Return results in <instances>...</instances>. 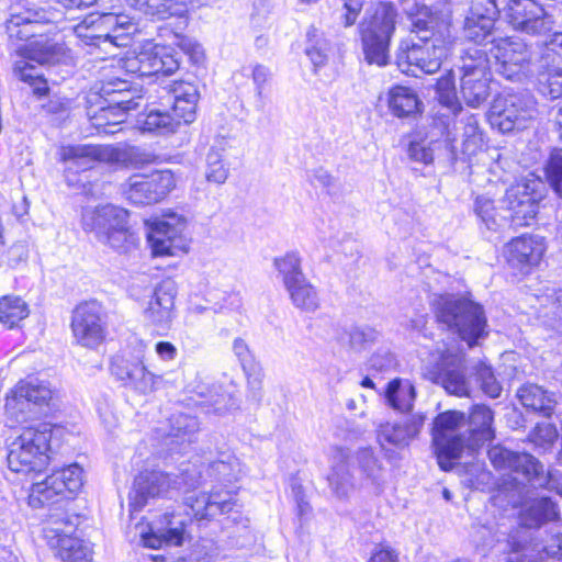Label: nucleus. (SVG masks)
I'll use <instances>...</instances> for the list:
<instances>
[{"mask_svg": "<svg viewBox=\"0 0 562 562\" xmlns=\"http://www.w3.org/2000/svg\"><path fill=\"white\" fill-rule=\"evenodd\" d=\"M71 330L78 345L94 349L106 336V314L97 301H87L72 312Z\"/></svg>", "mask_w": 562, "mask_h": 562, "instance_id": "15", "label": "nucleus"}, {"mask_svg": "<svg viewBox=\"0 0 562 562\" xmlns=\"http://www.w3.org/2000/svg\"><path fill=\"white\" fill-rule=\"evenodd\" d=\"M273 266L284 288L306 278L302 269V258L296 251H289L284 256L277 257Z\"/></svg>", "mask_w": 562, "mask_h": 562, "instance_id": "41", "label": "nucleus"}, {"mask_svg": "<svg viewBox=\"0 0 562 562\" xmlns=\"http://www.w3.org/2000/svg\"><path fill=\"white\" fill-rule=\"evenodd\" d=\"M136 93L137 90L131 87L125 89V91H122L120 94L114 93L102 99L104 103L110 104L113 109L123 111L126 115L128 111L137 109L143 100V98Z\"/></svg>", "mask_w": 562, "mask_h": 562, "instance_id": "55", "label": "nucleus"}, {"mask_svg": "<svg viewBox=\"0 0 562 562\" xmlns=\"http://www.w3.org/2000/svg\"><path fill=\"white\" fill-rule=\"evenodd\" d=\"M379 336V331L368 325L351 326L338 337V340L344 342L347 338L350 349L356 352H361L378 341Z\"/></svg>", "mask_w": 562, "mask_h": 562, "instance_id": "48", "label": "nucleus"}, {"mask_svg": "<svg viewBox=\"0 0 562 562\" xmlns=\"http://www.w3.org/2000/svg\"><path fill=\"white\" fill-rule=\"evenodd\" d=\"M358 469L364 484L381 492L386 483V469L371 448H363L356 456Z\"/></svg>", "mask_w": 562, "mask_h": 562, "instance_id": "37", "label": "nucleus"}, {"mask_svg": "<svg viewBox=\"0 0 562 562\" xmlns=\"http://www.w3.org/2000/svg\"><path fill=\"white\" fill-rule=\"evenodd\" d=\"M474 378L479 386H502L504 379L495 376L493 369L484 362H479L474 367Z\"/></svg>", "mask_w": 562, "mask_h": 562, "instance_id": "63", "label": "nucleus"}, {"mask_svg": "<svg viewBox=\"0 0 562 562\" xmlns=\"http://www.w3.org/2000/svg\"><path fill=\"white\" fill-rule=\"evenodd\" d=\"M180 54L171 46H145L126 61V69L139 77L153 75H172L180 67Z\"/></svg>", "mask_w": 562, "mask_h": 562, "instance_id": "20", "label": "nucleus"}, {"mask_svg": "<svg viewBox=\"0 0 562 562\" xmlns=\"http://www.w3.org/2000/svg\"><path fill=\"white\" fill-rule=\"evenodd\" d=\"M465 370V355L447 349L439 353L432 364L425 368L424 376L440 386H467Z\"/></svg>", "mask_w": 562, "mask_h": 562, "instance_id": "24", "label": "nucleus"}, {"mask_svg": "<svg viewBox=\"0 0 562 562\" xmlns=\"http://www.w3.org/2000/svg\"><path fill=\"white\" fill-rule=\"evenodd\" d=\"M395 364V357L390 350L383 348L376 350L369 359V371L372 373L362 379L360 386H375L373 381L375 373L389 372Z\"/></svg>", "mask_w": 562, "mask_h": 562, "instance_id": "51", "label": "nucleus"}, {"mask_svg": "<svg viewBox=\"0 0 562 562\" xmlns=\"http://www.w3.org/2000/svg\"><path fill=\"white\" fill-rule=\"evenodd\" d=\"M4 408L12 422L22 424L48 415L57 408V402L52 389H11Z\"/></svg>", "mask_w": 562, "mask_h": 562, "instance_id": "14", "label": "nucleus"}, {"mask_svg": "<svg viewBox=\"0 0 562 562\" xmlns=\"http://www.w3.org/2000/svg\"><path fill=\"white\" fill-rule=\"evenodd\" d=\"M557 427L550 423H539L530 431L528 438L531 443L543 451L551 449L558 439Z\"/></svg>", "mask_w": 562, "mask_h": 562, "instance_id": "56", "label": "nucleus"}, {"mask_svg": "<svg viewBox=\"0 0 562 562\" xmlns=\"http://www.w3.org/2000/svg\"><path fill=\"white\" fill-rule=\"evenodd\" d=\"M558 515L555 504L549 497H540L532 501L520 515V525L517 528H533L552 520Z\"/></svg>", "mask_w": 562, "mask_h": 562, "instance_id": "39", "label": "nucleus"}, {"mask_svg": "<svg viewBox=\"0 0 562 562\" xmlns=\"http://www.w3.org/2000/svg\"><path fill=\"white\" fill-rule=\"evenodd\" d=\"M490 461L498 470L514 474L513 480L524 483L530 468L535 467L536 458L529 453L510 451L502 446H493L487 451Z\"/></svg>", "mask_w": 562, "mask_h": 562, "instance_id": "33", "label": "nucleus"}, {"mask_svg": "<svg viewBox=\"0 0 562 562\" xmlns=\"http://www.w3.org/2000/svg\"><path fill=\"white\" fill-rule=\"evenodd\" d=\"M525 482L533 487H544L557 492L562 496V472L558 470H548L544 472L543 465L536 459L535 467L530 468Z\"/></svg>", "mask_w": 562, "mask_h": 562, "instance_id": "47", "label": "nucleus"}, {"mask_svg": "<svg viewBox=\"0 0 562 562\" xmlns=\"http://www.w3.org/2000/svg\"><path fill=\"white\" fill-rule=\"evenodd\" d=\"M164 89L169 94V98L172 100V103L182 100L187 101V99L191 98H200L198 85L190 81L176 80L167 85Z\"/></svg>", "mask_w": 562, "mask_h": 562, "instance_id": "61", "label": "nucleus"}, {"mask_svg": "<svg viewBox=\"0 0 562 562\" xmlns=\"http://www.w3.org/2000/svg\"><path fill=\"white\" fill-rule=\"evenodd\" d=\"M386 403L395 411L408 412L413 407L415 389H384Z\"/></svg>", "mask_w": 562, "mask_h": 562, "instance_id": "58", "label": "nucleus"}, {"mask_svg": "<svg viewBox=\"0 0 562 562\" xmlns=\"http://www.w3.org/2000/svg\"><path fill=\"white\" fill-rule=\"evenodd\" d=\"M161 526L143 535V544L147 548L159 549L166 546H181L186 535V519L180 514H165Z\"/></svg>", "mask_w": 562, "mask_h": 562, "instance_id": "31", "label": "nucleus"}, {"mask_svg": "<svg viewBox=\"0 0 562 562\" xmlns=\"http://www.w3.org/2000/svg\"><path fill=\"white\" fill-rule=\"evenodd\" d=\"M48 22L47 12L29 0H21L11 8L5 30L10 38L27 41L38 34V26Z\"/></svg>", "mask_w": 562, "mask_h": 562, "instance_id": "23", "label": "nucleus"}, {"mask_svg": "<svg viewBox=\"0 0 562 562\" xmlns=\"http://www.w3.org/2000/svg\"><path fill=\"white\" fill-rule=\"evenodd\" d=\"M60 160L83 170L91 168L93 162H105L112 166L140 168L154 161L155 155L139 146L132 145H91L77 144L63 146L59 150Z\"/></svg>", "mask_w": 562, "mask_h": 562, "instance_id": "7", "label": "nucleus"}, {"mask_svg": "<svg viewBox=\"0 0 562 562\" xmlns=\"http://www.w3.org/2000/svg\"><path fill=\"white\" fill-rule=\"evenodd\" d=\"M473 211L486 229L495 232L503 226L505 218L498 215L492 199L479 195L474 201Z\"/></svg>", "mask_w": 562, "mask_h": 562, "instance_id": "50", "label": "nucleus"}, {"mask_svg": "<svg viewBox=\"0 0 562 562\" xmlns=\"http://www.w3.org/2000/svg\"><path fill=\"white\" fill-rule=\"evenodd\" d=\"M491 59L482 48H469L461 57L460 93L471 108H477L490 95Z\"/></svg>", "mask_w": 562, "mask_h": 562, "instance_id": "11", "label": "nucleus"}, {"mask_svg": "<svg viewBox=\"0 0 562 562\" xmlns=\"http://www.w3.org/2000/svg\"><path fill=\"white\" fill-rule=\"evenodd\" d=\"M493 413L484 405L474 406L469 416L457 411L439 414L432 425V447L439 467L443 471L452 469L463 450H475L494 438Z\"/></svg>", "mask_w": 562, "mask_h": 562, "instance_id": "2", "label": "nucleus"}, {"mask_svg": "<svg viewBox=\"0 0 562 562\" xmlns=\"http://www.w3.org/2000/svg\"><path fill=\"white\" fill-rule=\"evenodd\" d=\"M507 260L521 271L539 265L546 251L544 240L538 235H522L507 245Z\"/></svg>", "mask_w": 562, "mask_h": 562, "instance_id": "28", "label": "nucleus"}, {"mask_svg": "<svg viewBox=\"0 0 562 562\" xmlns=\"http://www.w3.org/2000/svg\"><path fill=\"white\" fill-rule=\"evenodd\" d=\"M517 396L525 407L550 415L553 405L544 389H518Z\"/></svg>", "mask_w": 562, "mask_h": 562, "instance_id": "53", "label": "nucleus"}, {"mask_svg": "<svg viewBox=\"0 0 562 562\" xmlns=\"http://www.w3.org/2000/svg\"><path fill=\"white\" fill-rule=\"evenodd\" d=\"M91 124L99 133L115 134L120 128L117 127L125 121L123 111L113 109L108 103H102L100 110L91 114L89 112Z\"/></svg>", "mask_w": 562, "mask_h": 562, "instance_id": "46", "label": "nucleus"}, {"mask_svg": "<svg viewBox=\"0 0 562 562\" xmlns=\"http://www.w3.org/2000/svg\"><path fill=\"white\" fill-rule=\"evenodd\" d=\"M65 428L49 423L24 427L11 442L9 469L16 473L41 472L61 447Z\"/></svg>", "mask_w": 562, "mask_h": 562, "instance_id": "4", "label": "nucleus"}, {"mask_svg": "<svg viewBox=\"0 0 562 562\" xmlns=\"http://www.w3.org/2000/svg\"><path fill=\"white\" fill-rule=\"evenodd\" d=\"M337 462L331 465L327 476L331 493L339 499H348L355 491L352 474L347 462L348 453L344 449L337 450Z\"/></svg>", "mask_w": 562, "mask_h": 562, "instance_id": "36", "label": "nucleus"}, {"mask_svg": "<svg viewBox=\"0 0 562 562\" xmlns=\"http://www.w3.org/2000/svg\"><path fill=\"white\" fill-rule=\"evenodd\" d=\"M503 12L515 31L541 35L552 29V16L536 0H508Z\"/></svg>", "mask_w": 562, "mask_h": 562, "instance_id": "19", "label": "nucleus"}, {"mask_svg": "<svg viewBox=\"0 0 562 562\" xmlns=\"http://www.w3.org/2000/svg\"><path fill=\"white\" fill-rule=\"evenodd\" d=\"M544 183L533 173L518 180L506 189L502 203L510 212L515 227L529 226L539 211V202L544 196Z\"/></svg>", "mask_w": 562, "mask_h": 562, "instance_id": "12", "label": "nucleus"}, {"mask_svg": "<svg viewBox=\"0 0 562 562\" xmlns=\"http://www.w3.org/2000/svg\"><path fill=\"white\" fill-rule=\"evenodd\" d=\"M175 186L173 173L170 170H160L131 176L122 184V192L132 204L149 205L161 201Z\"/></svg>", "mask_w": 562, "mask_h": 562, "instance_id": "16", "label": "nucleus"}, {"mask_svg": "<svg viewBox=\"0 0 562 562\" xmlns=\"http://www.w3.org/2000/svg\"><path fill=\"white\" fill-rule=\"evenodd\" d=\"M537 102L528 91L501 94L494 99L488 122L493 128L503 134L524 130L528 122L537 117Z\"/></svg>", "mask_w": 562, "mask_h": 562, "instance_id": "9", "label": "nucleus"}, {"mask_svg": "<svg viewBox=\"0 0 562 562\" xmlns=\"http://www.w3.org/2000/svg\"><path fill=\"white\" fill-rule=\"evenodd\" d=\"M186 502L191 509V513H187V515H192L198 520L214 518L217 515L229 513L235 506L229 492L218 491L187 496Z\"/></svg>", "mask_w": 562, "mask_h": 562, "instance_id": "30", "label": "nucleus"}, {"mask_svg": "<svg viewBox=\"0 0 562 562\" xmlns=\"http://www.w3.org/2000/svg\"><path fill=\"white\" fill-rule=\"evenodd\" d=\"M203 472L213 480L233 482L238 480L241 465L235 456L223 453L220 459L210 462L207 467L196 465L192 462L182 463L180 473L173 475L175 477L160 471L142 472L136 476L128 494L131 510L139 512L150 498L167 496L173 490L189 491L198 487L202 481H205Z\"/></svg>", "mask_w": 562, "mask_h": 562, "instance_id": "1", "label": "nucleus"}, {"mask_svg": "<svg viewBox=\"0 0 562 562\" xmlns=\"http://www.w3.org/2000/svg\"><path fill=\"white\" fill-rule=\"evenodd\" d=\"M200 431V422L196 416L184 413L175 412L167 422L157 428L159 438L168 440V445L183 446L190 445L196 439Z\"/></svg>", "mask_w": 562, "mask_h": 562, "instance_id": "29", "label": "nucleus"}, {"mask_svg": "<svg viewBox=\"0 0 562 562\" xmlns=\"http://www.w3.org/2000/svg\"><path fill=\"white\" fill-rule=\"evenodd\" d=\"M75 34L86 45L102 49L109 56H115L114 49L127 47L136 26L125 16L113 13H90L75 29Z\"/></svg>", "mask_w": 562, "mask_h": 562, "instance_id": "8", "label": "nucleus"}, {"mask_svg": "<svg viewBox=\"0 0 562 562\" xmlns=\"http://www.w3.org/2000/svg\"><path fill=\"white\" fill-rule=\"evenodd\" d=\"M221 150L223 148L213 146L206 156V179L216 184L224 183L228 177V168L223 162Z\"/></svg>", "mask_w": 562, "mask_h": 562, "instance_id": "54", "label": "nucleus"}, {"mask_svg": "<svg viewBox=\"0 0 562 562\" xmlns=\"http://www.w3.org/2000/svg\"><path fill=\"white\" fill-rule=\"evenodd\" d=\"M112 373L126 385L154 386L158 378L148 372L143 363H132L123 359L115 360L111 364Z\"/></svg>", "mask_w": 562, "mask_h": 562, "instance_id": "38", "label": "nucleus"}, {"mask_svg": "<svg viewBox=\"0 0 562 562\" xmlns=\"http://www.w3.org/2000/svg\"><path fill=\"white\" fill-rule=\"evenodd\" d=\"M176 284L170 280L164 281L155 288L153 296L144 311V316L158 330L170 329L176 317Z\"/></svg>", "mask_w": 562, "mask_h": 562, "instance_id": "25", "label": "nucleus"}, {"mask_svg": "<svg viewBox=\"0 0 562 562\" xmlns=\"http://www.w3.org/2000/svg\"><path fill=\"white\" fill-rule=\"evenodd\" d=\"M292 304L306 313H313L319 307V296L316 288L307 278L285 288Z\"/></svg>", "mask_w": 562, "mask_h": 562, "instance_id": "40", "label": "nucleus"}, {"mask_svg": "<svg viewBox=\"0 0 562 562\" xmlns=\"http://www.w3.org/2000/svg\"><path fill=\"white\" fill-rule=\"evenodd\" d=\"M431 305L437 322L458 334L470 348L479 345V340L487 335L484 310L472 300L454 294H440L434 296Z\"/></svg>", "mask_w": 562, "mask_h": 562, "instance_id": "6", "label": "nucleus"}, {"mask_svg": "<svg viewBox=\"0 0 562 562\" xmlns=\"http://www.w3.org/2000/svg\"><path fill=\"white\" fill-rule=\"evenodd\" d=\"M136 126L143 133L169 135L179 128V117L167 109L151 108L137 116Z\"/></svg>", "mask_w": 562, "mask_h": 562, "instance_id": "34", "label": "nucleus"}, {"mask_svg": "<svg viewBox=\"0 0 562 562\" xmlns=\"http://www.w3.org/2000/svg\"><path fill=\"white\" fill-rule=\"evenodd\" d=\"M147 240L154 256H175L181 248L186 220L177 213H167L145 222Z\"/></svg>", "mask_w": 562, "mask_h": 562, "instance_id": "18", "label": "nucleus"}, {"mask_svg": "<svg viewBox=\"0 0 562 562\" xmlns=\"http://www.w3.org/2000/svg\"><path fill=\"white\" fill-rule=\"evenodd\" d=\"M82 468L77 463L55 470L44 481L32 485L31 497L40 503H54L55 497L70 498L83 485Z\"/></svg>", "mask_w": 562, "mask_h": 562, "instance_id": "21", "label": "nucleus"}, {"mask_svg": "<svg viewBox=\"0 0 562 562\" xmlns=\"http://www.w3.org/2000/svg\"><path fill=\"white\" fill-rule=\"evenodd\" d=\"M462 31L465 40L477 45L491 44V41L495 38L493 35L494 26L485 25L469 19H464Z\"/></svg>", "mask_w": 562, "mask_h": 562, "instance_id": "59", "label": "nucleus"}, {"mask_svg": "<svg viewBox=\"0 0 562 562\" xmlns=\"http://www.w3.org/2000/svg\"><path fill=\"white\" fill-rule=\"evenodd\" d=\"M488 54L494 59L495 72L506 80L519 82L532 72L531 47L518 37L493 38Z\"/></svg>", "mask_w": 562, "mask_h": 562, "instance_id": "10", "label": "nucleus"}, {"mask_svg": "<svg viewBox=\"0 0 562 562\" xmlns=\"http://www.w3.org/2000/svg\"><path fill=\"white\" fill-rule=\"evenodd\" d=\"M137 238L127 227V218L115 223V226L100 241L116 251L125 252L136 245Z\"/></svg>", "mask_w": 562, "mask_h": 562, "instance_id": "49", "label": "nucleus"}, {"mask_svg": "<svg viewBox=\"0 0 562 562\" xmlns=\"http://www.w3.org/2000/svg\"><path fill=\"white\" fill-rule=\"evenodd\" d=\"M128 217L124 209L106 204L94 209H85L82 212V227L86 232L94 234L98 241L115 226L116 222Z\"/></svg>", "mask_w": 562, "mask_h": 562, "instance_id": "32", "label": "nucleus"}, {"mask_svg": "<svg viewBox=\"0 0 562 562\" xmlns=\"http://www.w3.org/2000/svg\"><path fill=\"white\" fill-rule=\"evenodd\" d=\"M416 40H403L396 50V65L404 74L437 72L452 44L449 15L426 13L413 21Z\"/></svg>", "mask_w": 562, "mask_h": 562, "instance_id": "3", "label": "nucleus"}, {"mask_svg": "<svg viewBox=\"0 0 562 562\" xmlns=\"http://www.w3.org/2000/svg\"><path fill=\"white\" fill-rule=\"evenodd\" d=\"M507 562H546L550 559L547 553L548 544L538 542L533 531L527 528H516L508 535Z\"/></svg>", "mask_w": 562, "mask_h": 562, "instance_id": "27", "label": "nucleus"}, {"mask_svg": "<svg viewBox=\"0 0 562 562\" xmlns=\"http://www.w3.org/2000/svg\"><path fill=\"white\" fill-rule=\"evenodd\" d=\"M329 43L323 33L311 25L306 32L305 54L308 56L316 74L328 60Z\"/></svg>", "mask_w": 562, "mask_h": 562, "instance_id": "42", "label": "nucleus"}, {"mask_svg": "<svg viewBox=\"0 0 562 562\" xmlns=\"http://www.w3.org/2000/svg\"><path fill=\"white\" fill-rule=\"evenodd\" d=\"M29 313L27 304L21 297L5 295L0 299V323L8 328L15 327Z\"/></svg>", "mask_w": 562, "mask_h": 562, "instance_id": "45", "label": "nucleus"}, {"mask_svg": "<svg viewBox=\"0 0 562 562\" xmlns=\"http://www.w3.org/2000/svg\"><path fill=\"white\" fill-rule=\"evenodd\" d=\"M538 90L550 99L562 97V34H555L541 55Z\"/></svg>", "mask_w": 562, "mask_h": 562, "instance_id": "22", "label": "nucleus"}, {"mask_svg": "<svg viewBox=\"0 0 562 562\" xmlns=\"http://www.w3.org/2000/svg\"><path fill=\"white\" fill-rule=\"evenodd\" d=\"M175 44L181 49L183 54L188 55L193 63L198 64L203 60V49L201 45L192 38L176 35Z\"/></svg>", "mask_w": 562, "mask_h": 562, "instance_id": "64", "label": "nucleus"}, {"mask_svg": "<svg viewBox=\"0 0 562 562\" xmlns=\"http://www.w3.org/2000/svg\"><path fill=\"white\" fill-rule=\"evenodd\" d=\"M387 105L394 116L405 119L420 113L423 102L412 88L394 86L387 92Z\"/></svg>", "mask_w": 562, "mask_h": 562, "instance_id": "35", "label": "nucleus"}, {"mask_svg": "<svg viewBox=\"0 0 562 562\" xmlns=\"http://www.w3.org/2000/svg\"><path fill=\"white\" fill-rule=\"evenodd\" d=\"M233 351L240 362L247 378V383L249 385L261 384L263 382L262 368L255 361L246 342L240 338L235 339L233 342Z\"/></svg>", "mask_w": 562, "mask_h": 562, "instance_id": "44", "label": "nucleus"}, {"mask_svg": "<svg viewBox=\"0 0 562 562\" xmlns=\"http://www.w3.org/2000/svg\"><path fill=\"white\" fill-rule=\"evenodd\" d=\"M77 517L72 518L66 513L49 516L43 528L44 538L56 555L64 562L88 561L91 550L78 537H75Z\"/></svg>", "mask_w": 562, "mask_h": 562, "instance_id": "13", "label": "nucleus"}, {"mask_svg": "<svg viewBox=\"0 0 562 562\" xmlns=\"http://www.w3.org/2000/svg\"><path fill=\"white\" fill-rule=\"evenodd\" d=\"M200 98L187 99L179 102H173L171 105V114L179 117V124H190L196 117V108Z\"/></svg>", "mask_w": 562, "mask_h": 562, "instance_id": "62", "label": "nucleus"}, {"mask_svg": "<svg viewBox=\"0 0 562 562\" xmlns=\"http://www.w3.org/2000/svg\"><path fill=\"white\" fill-rule=\"evenodd\" d=\"M397 19L398 10L392 1L379 0L366 9L358 32L368 64L384 67L390 63V45Z\"/></svg>", "mask_w": 562, "mask_h": 562, "instance_id": "5", "label": "nucleus"}, {"mask_svg": "<svg viewBox=\"0 0 562 562\" xmlns=\"http://www.w3.org/2000/svg\"><path fill=\"white\" fill-rule=\"evenodd\" d=\"M425 424V416L422 414L413 415L394 423H381L376 428L378 441L382 448L385 445L404 449L412 441L418 438Z\"/></svg>", "mask_w": 562, "mask_h": 562, "instance_id": "26", "label": "nucleus"}, {"mask_svg": "<svg viewBox=\"0 0 562 562\" xmlns=\"http://www.w3.org/2000/svg\"><path fill=\"white\" fill-rule=\"evenodd\" d=\"M441 144L442 143L438 140H413L408 145V157L416 162H422L426 166L430 165L434 161L435 151L441 146Z\"/></svg>", "mask_w": 562, "mask_h": 562, "instance_id": "57", "label": "nucleus"}, {"mask_svg": "<svg viewBox=\"0 0 562 562\" xmlns=\"http://www.w3.org/2000/svg\"><path fill=\"white\" fill-rule=\"evenodd\" d=\"M191 9V0H148L144 12L155 20H167L171 16L182 18Z\"/></svg>", "mask_w": 562, "mask_h": 562, "instance_id": "43", "label": "nucleus"}, {"mask_svg": "<svg viewBox=\"0 0 562 562\" xmlns=\"http://www.w3.org/2000/svg\"><path fill=\"white\" fill-rule=\"evenodd\" d=\"M60 58L61 47L58 45L48 42L36 43L27 58L15 61L14 74L20 80L33 87L34 94L43 97L48 93V86L44 79V74L33 63L41 66H50L57 64Z\"/></svg>", "mask_w": 562, "mask_h": 562, "instance_id": "17", "label": "nucleus"}, {"mask_svg": "<svg viewBox=\"0 0 562 562\" xmlns=\"http://www.w3.org/2000/svg\"><path fill=\"white\" fill-rule=\"evenodd\" d=\"M436 94L440 104L443 106L450 109L453 112L461 110V103L457 94L454 76L452 71H448L437 80Z\"/></svg>", "mask_w": 562, "mask_h": 562, "instance_id": "52", "label": "nucleus"}, {"mask_svg": "<svg viewBox=\"0 0 562 562\" xmlns=\"http://www.w3.org/2000/svg\"><path fill=\"white\" fill-rule=\"evenodd\" d=\"M251 78L257 98L256 108L261 111L265 108V87L271 80L272 72L269 67L261 64H255L251 67Z\"/></svg>", "mask_w": 562, "mask_h": 562, "instance_id": "60", "label": "nucleus"}]
</instances>
